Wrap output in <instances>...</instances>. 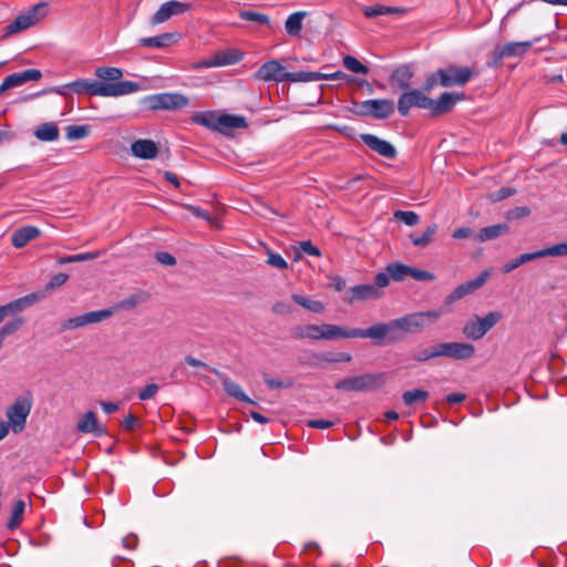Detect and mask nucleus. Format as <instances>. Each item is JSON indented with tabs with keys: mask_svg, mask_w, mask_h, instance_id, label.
<instances>
[{
	"mask_svg": "<svg viewBox=\"0 0 567 567\" xmlns=\"http://www.w3.org/2000/svg\"><path fill=\"white\" fill-rule=\"evenodd\" d=\"M441 316L442 312L439 310L414 312L392 320V326L395 334L401 336L402 339L405 333L416 332L429 323L435 322Z\"/></svg>",
	"mask_w": 567,
	"mask_h": 567,
	"instance_id": "nucleus-2",
	"label": "nucleus"
},
{
	"mask_svg": "<svg viewBox=\"0 0 567 567\" xmlns=\"http://www.w3.org/2000/svg\"><path fill=\"white\" fill-rule=\"evenodd\" d=\"M431 99L420 90H409L402 93L398 100V111L402 116H406L412 107L429 110Z\"/></svg>",
	"mask_w": 567,
	"mask_h": 567,
	"instance_id": "nucleus-13",
	"label": "nucleus"
},
{
	"mask_svg": "<svg viewBox=\"0 0 567 567\" xmlns=\"http://www.w3.org/2000/svg\"><path fill=\"white\" fill-rule=\"evenodd\" d=\"M122 425L127 431H134L137 427V425H138V420H137V417L135 415L127 414L124 417V420L122 422Z\"/></svg>",
	"mask_w": 567,
	"mask_h": 567,
	"instance_id": "nucleus-64",
	"label": "nucleus"
},
{
	"mask_svg": "<svg viewBox=\"0 0 567 567\" xmlns=\"http://www.w3.org/2000/svg\"><path fill=\"white\" fill-rule=\"evenodd\" d=\"M537 251H538L539 258H544V257H548V256H554V257L567 256V243H560V244H557L551 247L540 249Z\"/></svg>",
	"mask_w": 567,
	"mask_h": 567,
	"instance_id": "nucleus-49",
	"label": "nucleus"
},
{
	"mask_svg": "<svg viewBox=\"0 0 567 567\" xmlns=\"http://www.w3.org/2000/svg\"><path fill=\"white\" fill-rule=\"evenodd\" d=\"M291 334L296 339L323 340V324L298 326L291 330Z\"/></svg>",
	"mask_w": 567,
	"mask_h": 567,
	"instance_id": "nucleus-24",
	"label": "nucleus"
},
{
	"mask_svg": "<svg viewBox=\"0 0 567 567\" xmlns=\"http://www.w3.org/2000/svg\"><path fill=\"white\" fill-rule=\"evenodd\" d=\"M538 258H539L538 251L525 252V254H522L520 256L516 257L515 259H512L511 261L506 262L503 266L502 270H503V272L508 274V272L515 270L516 268H518L520 265L526 264L532 260H535V259H538Z\"/></svg>",
	"mask_w": 567,
	"mask_h": 567,
	"instance_id": "nucleus-39",
	"label": "nucleus"
},
{
	"mask_svg": "<svg viewBox=\"0 0 567 567\" xmlns=\"http://www.w3.org/2000/svg\"><path fill=\"white\" fill-rule=\"evenodd\" d=\"M142 103L151 111H175L188 105V97L181 93H156L145 96Z\"/></svg>",
	"mask_w": 567,
	"mask_h": 567,
	"instance_id": "nucleus-5",
	"label": "nucleus"
},
{
	"mask_svg": "<svg viewBox=\"0 0 567 567\" xmlns=\"http://www.w3.org/2000/svg\"><path fill=\"white\" fill-rule=\"evenodd\" d=\"M264 381L270 389L288 388L292 385V382L285 383L279 379H272L268 374H264Z\"/></svg>",
	"mask_w": 567,
	"mask_h": 567,
	"instance_id": "nucleus-63",
	"label": "nucleus"
},
{
	"mask_svg": "<svg viewBox=\"0 0 567 567\" xmlns=\"http://www.w3.org/2000/svg\"><path fill=\"white\" fill-rule=\"evenodd\" d=\"M324 73L321 72H290L289 82H313L323 80Z\"/></svg>",
	"mask_w": 567,
	"mask_h": 567,
	"instance_id": "nucleus-46",
	"label": "nucleus"
},
{
	"mask_svg": "<svg viewBox=\"0 0 567 567\" xmlns=\"http://www.w3.org/2000/svg\"><path fill=\"white\" fill-rule=\"evenodd\" d=\"M429 398V392L421 389H414L405 391L402 395V400L405 405L412 406L417 402H423Z\"/></svg>",
	"mask_w": 567,
	"mask_h": 567,
	"instance_id": "nucleus-43",
	"label": "nucleus"
},
{
	"mask_svg": "<svg viewBox=\"0 0 567 567\" xmlns=\"http://www.w3.org/2000/svg\"><path fill=\"white\" fill-rule=\"evenodd\" d=\"M362 11L367 18H375L378 16H403L406 13L408 10L403 7L374 4L370 7H363Z\"/></svg>",
	"mask_w": 567,
	"mask_h": 567,
	"instance_id": "nucleus-28",
	"label": "nucleus"
},
{
	"mask_svg": "<svg viewBox=\"0 0 567 567\" xmlns=\"http://www.w3.org/2000/svg\"><path fill=\"white\" fill-rule=\"evenodd\" d=\"M48 14V3L47 2H40L32 8H30L28 11L19 14L11 23H9L6 27V35H11L14 33H18L20 31H23L32 25H34L37 22H39L41 19H43Z\"/></svg>",
	"mask_w": 567,
	"mask_h": 567,
	"instance_id": "nucleus-7",
	"label": "nucleus"
},
{
	"mask_svg": "<svg viewBox=\"0 0 567 567\" xmlns=\"http://www.w3.org/2000/svg\"><path fill=\"white\" fill-rule=\"evenodd\" d=\"M23 83L21 81L19 73L18 72L12 73V74L8 75L3 80V82L0 84V94H2L3 92H6L9 89H13V87L20 86Z\"/></svg>",
	"mask_w": 567,
	"mask_h": 567,
	"instance_id": "nucleus-53",
	"label": "nucleus"
},
{
	"mask_svg": "<svg viewBox=\"0 0 567 567\" xmlns=\"http://www.w3.org/2000/svg\"><path fill=\"white\" fill-rule=\"evenodd\" d=\"M95 75L105 81H117L123 76V72L118 68L100 66L95 69Z\"/></svg>",
	"mask_w": 567,
	"mask_h": 567,
	"instance_id": "nucleus-44",
	"label": "nucleus"
},
{
	"mask_svg": "<svg viewBox=\"0 0 567 567\" xmlns=\"http://www.w3.org/2000/svg\"><path fill=\"white\" fill-rule=\"evenodd\" d=\"M254 79L262 82H289L290 72L278 60H269L260 65Z\"/></svg>",
	"mask_w": 567,
	"mask_h": 567,
	"instance_id": "nucleus-12",
	"label": "nucleus"
},
{
	"mask_svg": "<svg viewBox=\"0 0 567 567\" xmlns=\"http://www.w3.org/2000/svg\"><path fill=\"white\" fill-rule=\"evenodd\" d=\"M91 133L89 125H69L65 127V137L68 141H80L87 137Z\"/></svg>",
	"mask_w": 567,
	"mask_h": 567,
	"instance_id": "nucleus-40",
	"label": "nucleus"
},
{
	"mask_svg": "<svg viewBox=\"0 0 567 567\" xmlns=\"http://www.w3.org/2000/svg\"><path fill=\"white\" fill-rule=\"evenodd\" d=\"M385 378L383 373H365L340 380L334 389L346 392H367L383 385Z\"/></svg>",
	"mask_w": 567,
	"mask_h": 567,
	"instance_id": "nucleus-4",
	"label": "nucleus"
},
{
	"mask_svg": "<svg viewBox=\"0 0 567 567\" xmlns=\"http://www.w3.org/2000/svg\"><path fill=\"white\" fill-rule=\"evenodd\" d=\"M437 357H440V350H437V343H436L432 347L419 350L414 354L413 359L417 362H426V361L437 358Z\"/></svg>",
	"mask_w": 567,
	"mask_h": 567,
	"instance_id": "nucleus-51",
	"label": "nucleus"
},
{
	"mask_svg": "<svg viewBox=\"0 0 567 567\" xmlns=\"http://www.w3.org/2000/svg\"><path fill=\"white\" fill-rule=\"evenodd\" d=\"M221 381L224 390L228 395L237 399L238 401L255 404V402L246 395V393L243 391L241 386L238 383L228 378H221Z\"/></svg>",
	"mask_w": 567,
	"mask_h": 567,
	"instance_id": "nucleus-33",
	"label": "nucleus"
},
{
	"mask_svg": "<svg viewBox=\"0 0 567 567\" xmlns=\"http://www.w3.org/2000/svg\"><path fill=\"white\" fill-rule=\"evenodd\" d=\"M409 277H412L416 281H433L435 279L434 274L413 267H410Z\"/></svg>",
	"mask_w": 567,
	"mask_h": 567,
	"instance_id": "nucleus-55",
	"label": "nucleus"
},
{
	"mask_svg": "<svg viewBox=\"0 0 567 567\" xmlns=\"http://www.w3.org/2000/svg\"><path fill=\"white\" fill-rule=\"evenodd\" d=\"M99 256H100L99 252H83V254H78V255H71V256H65V257L59 258L58 264L64 265V264H69V262H81V261H85V260H93V259L97 258Z\"/></svg>",
	"mask_w": 567,
	"mask_h": 567,
	"instance_id": "nucleus-50",
	"label": "nucleus"
},
{
	"mask_svg": "<svg viewBox=\"0 0 567 567\" xmlns=\"http://www.w3.org/2000/svg\"><path fill=\"white\" fill-rule=\"evenodd\" d=\"M502 315L493 311L481 318L475 316L468 320L463 327V333L466 338L478 340L483 338L499 320Z\"/></svg>",
	"mask_w": 567,
	"mask_h": 567,
	"instance_id": "nucleus-8",
	"label": "nucleus"
},
{
	"mask_svg": "<svg viewBox=\"0 0 567 567\" xmlns=\"http://www.w3.org/2000/svg\"><path fill=\"white\" fill-rule=\"evenodd\" d=\"M42 298H44V293L42 292H32L24 297L18 298L9 303H7V309L9 313H14L22 311L32 305L39 302Z\"/></svg>",
	"mask_w": 567,
	"mask_h": 567,
	"instance_id": "nucleus-27",
	"label": "nucleus"
},
{
	"mask_svg": "<svg viewBox=\"0 0 567 567\" xmlns=\"http://www.w3.org/2000/svg\"><path fill=\"white\" fill-rule=\"evenodd\" d=\"M389 276V280L393 279L394 281H402L410 274V266H406L401 262H394L386 266V272Z\"/></svg>",
	"mask_w": 567,
	"mask_h": 567,
	"instance_id": "nucleus-37",
	"label": "nucleus"
},
{
	"mask_svg": "<svg viewBox=\"0 0 567 567\" xmlns=\"http://www.w3.org/2000/svg\"><path fill=\"white\" fill-rule=\"evenodd\" d=\"M18 73H19L23 84L29 81H38L41 79V75H42L41 71L38 69H29V70H24V71L18 72Z\"/></svg>",
	"mask_w": 567,
	"mask_h": 567,
	"instance_id": "nucleus-59",
	"label": "nucleus"
},
{
	"mask_svg": "<svg viewBox=\"0 0 567 567\" xmlns=\"http://www.w3.org/2000/svg\"><path fill=\"white\" fill-rule=\"evenodd\" d=\"M508 225L507 224H496L492 226L484 227L480 230L477 238L480 241H487L492 240L494 238L499 237L503 234H506L508 231Z\"/></svg>",
	"mask_w": 567,
	"mask_h": 567,
	"instance_id": "nucleus-34",
	"label": "nucleus"
},
{
	"mask_svg": "<svg viewBox=\"0 0 567 567\" xmlns=\"http://www.w3.org/2000/svg\"><path fill=\"white\" fill-rule=\"evenodd\" d=\"M354 328L348 329L342 326L323 323V340L354 339Z\"/></svg>",
	"mask_w": 567,
	"mask_h": 567,
	"instance_id": "nucleus-30",
	"label": "nucleus"
},
{
	"mask_svg": "<svg viewBox=\"0 0 567 567\" xmlns=\"http://www.w3.org/2000/svg\"><path fill=\"white\" fill-rule=\"evenodd\" d=\"M291 298L297 305L315 313H321L324 310V306L321 301L310 300L301 295H292Z\"/></svg>",
	"mask_w": 567,
	"mask_h": 567,
	"instance_id": "nucleus-41",
	"label": "nucleus"
},
{
	"mask_svg": "<svg viewBox=\"0 0 567 567\" xmlns=\"http://www.w3.org/2000/svg\"><path fill=\"white\" fill-rule=\"evenodd\" d=\"M24 511H25V503H24V501L19 499V501H17L13 504L12 512H11V517H10L8 524H7V527L10 530L16 529L21 524V522L23 519Z\"/></svg>",
	"mask_w": 567,
	"mask_h": 567,
	"instance_id": "nucleus-38",
	"label": "nucleus"
},
{
	"mask_svg": "<svg viewBox=\"0 0 567 567\" xmlns=\"http://www.w3.org/2000/svg\"><path fill=\"white\" fill-rule=\"evenodd\" d=\"M213 58L215 61V65L217 68H219V66L233 65V64L241 61L244 58V54L241 51L231 48V49L217 51L216 53H214Z\"/></svg>",
	"mask_w": 567,
	"mask_h": 567,
	"instance_id": "nucleus-26",
	"label": "nucleus"
},
{
	"mask_svg": "<svg viewBox=\"0 0 567 567\" xmlns=\"http://www.w3.org/2000/svg\"><path fill=\"white\" fill-rule=\"evenodd\" d=\"M76 430L81 433H92L94 435L105 434V429L99 426L96 414L92 411L86 412L78 422Z\"/></svg>",
	"mask_w": 567,
	"mask_h": 567,
	"instance_id": "nucleus-25",
	"label": "nucleus"
},
{
	"mask_svg": "<svg viewBox=\"0 0 567 567\" xmlns=\"http://www.w3.org/2000/svg\"><path fill=\"white\" fill-rule=\"evenodd\" d=\"M354 338H368L373 340L377 344H381L383 340L389 343L401 340V336H396L392 320L389 322H380L367 329L354 328Z\"/></svg>",
	"mask_w": 567,
	"mask_h": 567,
	"instance_id": "nucleus-9",
	"label": "nucleus"
},
{
	"mask_svg": "<svg viewBox=\"0 0 567 567\" xmlns=\"http://www.w3.org/2000/svg\"><path fill=\"white\" fill-rule=\"evenodd\" d=\"M473 75L471 68L447 66L439 70L440 85L443 87L462 86L466 84Z\"/></svg>",
	"mask_w": 567,
	"mask_h": 567,
	"instance_id": "nucleus-14",
	"label": "nucleus"
},
{
	"mask_svg": "<svg viewBox=\"0 0 567 567\" xmlns=\"http://www.w3.org/2000/svg\"><path fill=\"white\" fill-rule=\"evenodd\" d=\"M437 226L435 224H432L426 227V229L417 235V234H411L410 238L414 246L417 247H425L427 246L434 238V235L436 234Z\"/></svg>",
	"mask_w": 567,
	"mask_h": 567,
	"instance_id": "nucleus-36",
	"label": "nucleus"
},
{
	"mask_svg": "<svg viewBox=\"0 0 567 567\" xmlns=\"http://www.w3.org/2000/svg\"><path fill=\"white\" fill-rule=\"evenodd\" d=\"M32 405V396L28 393L16 398L13 403L7 408L6 416L8 422L6 423L14 434H19L25 429Z\"/></svg>",
	"mask_w": 567,
	"mask_h": 567,
	"instance_id": "nucleus-3",
	"label": "nucleus"
},
{
	"mask_svg": "<svg viewBox=\"0 0 567 567\" xmlns=\"http://www.w3.org/2000/svg\"><path fill=\"white\" fill-rule=\"evenodd\" d=\"M59 127L54 122H45L34 131V136L42 142H53L59 138Z\"/></svg>",
	"mask_w": 567,
	"mask_h": 567,
	"instance_id": "nucleus-32",
	"label": "nucleus"
},
{
	"mask_svg": "<svg viewBox=\"0 0 567 567\" xmlns=\"http://www.w3.org/2000/svg\"><path fill=\"white\" fill-rule=\"evenodd\" d=\"M239 18L246 21H252L264 25H268L270 23V19L267 14L259 13L252 10H241L239 12Z\"/></svg>",
	"mask_w": 567,
	"mask_h": 567,
	"instance_id": "nucleus-47",
	"label": "nucleus"
},
{
	"mask_svg": "<svg viewBox=\"0 0 567 567\" xmlns=\"http://www.w3.org/2000/svg\"><path fill=\"white\" fill-rule=\"evenodd\" d=\"M440 357H446L454 360H466L474 355L475 348L466 342H441L437 343Z\"/></svg>",
	"mask_w": 567,
	"mask_h": 567,
	"instance_id": "nucleus-16",
	"label": "nucleus"
},
{
	"mask_svg": "<svg viewBox=\"0 0 567 567\" xmlns=\"http://www.w3.org/2000/svg\"><path fill=\"white\" fill-rule=\"evenodd\" d=\"M148 300V295L146 292L140 291L131 295L130 297L123 299L120 302V308L124 310H131L138 305H142Z\"/></svg>",
	"mask_w": 567,
	"mask_h": 567,
	"instance_id": "nucleus-45",
	"label": "nucleus"
},
{
	"mask_svg": "<svg viewBox=\"0 0 567 567\" xmlns=\"http://www.w3.org/2000/svg\"><path fill=\"white\" fill-rule=\"evenodd\" d=\"M71 91L76 94L93 96H122L138 91L140 85L133 81L102 82L89 79H78L70 82Z\"/></svg>",
	"mask_w": 567,
	"mask_h": 567,
	"instance_id": "nucleus-1",
	"label": "nucleus"
},
{
	"mask_svg": "<svg viewBox=\"0 0 567 567\" xmlns=\"http://www.w3.org/2000/svg\"><path fill=\"white\" fill-rule=\"evenodd\" d=\"M132 154L143 159H153L158 153L156 144L151 140H137L131 145Z\"/></svg>",
	"mask_w": 567,
	"mask_h": 567,
	"instance_id": "nucleus-22",
	"label": "nucleus"
},
{
	"mask_svg": "<svg viewBox=\"0 0 567 567\" xmlns=\"http://www.w3.org/2000/svg\"><path fill=\"white\" fill-rule=\"evenodd\" d=\"M389 286V276L379 272L374 277L373 284L357 285L350 288L349 303L354 301L377 300L383 296L382 289Z\"/></svg>",
	"mask_w": 567,
	"mask_h": 567,
	"instance_id": "nucleus-6",
	"label": "nucleus"
},
{
	"mask_svg": "<svg viewBox=\"0 0 567 567\" xmlns=\"http://www.w3.org/2000/svg\"><path fill=\"white\" fill-rule=\"evenodd\" d=\"M513 187H502L497 192L489 193L488 198L491 202H499L515 194Z\"/></svg>",
	"mask_w": 567,
	"mask_h": 567,
	"instance_id": "nucleus-56",
	"label": "nucleus"
},
{
	"mask_svg": "<svg viewBox=\"0 0 567 567\" xmlns=\"http://www.w3.org/2000/svg\"><path fill=\"white\" fill-rule=\"evenodd\" d=\"M299 248H300L301 251H303V252H306L308 255L316 256V257H320L321 256V251L319 250V248L313 246L310 240L301 241L299 244Z\"/></svg>",
	"mask_w": 567,
	"mask_h": 567,
	"instance_id": "nucleus-62",
	"label": "nucleus"
},
{
	"mask_svg": "<svg viewBox=\"0 0 567 567\" xmlns=\"http://www.w3.org/2000/svg\"><path fill=\"white\" fill-rule=\"evenodd\" d=\"M361 113L374 118H389L394 113V103L391 100H367L360 104Z\"/></svg>",
	"mask_w": 567,
	"mask_h": 567,
	"instance_id": "nucleus-17",
	"label": "nucleus"
},
{
	"mask_svg": "<svg viewBox=\"0 0 567 567\" xmlns=\"http://www.w3.org/2000/svg\"><path fill=\"white\" fill-rule=\"evenodd\" d=\"M414 75V71L411 65L404 64L396 68L390 75V83L392 86H396L401 90H406L410 86V81Z\"/></svg>",
	"mask_w": 567,
	"mask_h": 567,
	"instance_id": "nucleus-23",
	"label": "nucleus"
},
{
	"mask_svg": "<svg viewBox=\"0 0 567 567\" xmlns=\"http://www.w3.org/2000/svg\"><path fill=\"white\" fill-rule=\"evenodd\" d=\"M154 258L157 262L165 265V266L176 265V258L173 255L165 252V251L156 252Z\"/></svg>",
	"mask_w": 567,
	"mask_h": 567,
	"instance_id": "nucleus-60",
	"label": "nucleus"
},
{
	"mask_svg": "<svg viewBox=\"0 0 567 567\" xmlns=\"http://www.w3.org/2000/svg\"><path fill=\"white\" fill-rule=\"evenodd\" d=\"M157 390L158 385L155 383H151L138 393V399L142 401L150 400L156 394Z\"/></svg>",
	"mask_w": 567,
	"mask_h": 567,
	"instance_id": "nucleus-61",
	"label": "nucleus"
},
{
	"mask_svg": "<svg viewBox=\"0 0 567 567\" xmlns=\"http://www.w3.org/2000/svg\"><path fill=\"white\" fill-rule=\"evenodd\" d=\"M193 121L197 124H200L205 127L215 130L217 128V117L213 113H197L194 115Z\"/></svg>",
	"mask_w": 567,
	"mask_h": 567,
	"instance_id": "nucleus-52",
	"label": "nucleus"
},
{
	"mask_svg": "<svg viewBox=\"0 0 567 567\" xmlns=\"http://www.w3.org/2000/svg\"><path fill=\"white\" fill-rule=\"evenodd\" d=\"M343 65L347 70L353 73L368 74L369 72V69L352 55H347L343 58Z\"/></svg>",
	"mask_w": 567,
	"mask_h": 567,
	"instance_id": "nucleus-48",
	"label": "nucleus"
},
{
	"mask_svg": "<svg viewBox=\"0 0 567 567\" xmlns=\"http://www.w3.org/2000/svg\"><path fill=\"white\" fill-rule=\"evenodd\" d=\"M113 310L111 309H101L95 311H89L82 313L80 316H75L69 319H65L60 324V332L74 330L79 328H83L90 324L100 323L110 317H112Z\"/></svg>",
	"mask_w": 567,
	"mask_h": 567,
	"instance_id": "nucleus-10",
	"label": "nucleus"
},
{
	"mask_svg": "<svg viewBox=\"0 0 567 567\" xmlns=\"http://www.w3.org/2000/svg\"><path fill=\"white\" fill-rule=\"evenodd\" d=\"M489 276L491 271L486 269L483 270L475 279L458 285L445 297L444 303L450 306L463 299L464 297L474 293L486 284Z\"/></svg>",
	"mask_w": 567,
	"mask_h": 567,
	"instance_id": "nucleus-11",
	"label": "nucleus"
},
{
	"mask_svg": "<svg viewBox=\"0 0 567 567\" xmlns=\"http://www.w3.org/2000/svg\"><path fill=\"white\" fill-rule=\"evenodd\" d=\"M190 9V6L185 2L171 0L163 3L158 10L152 16L151 23L152 24H161L173 16H179L187 12Z\"/></svg>",
	"mask_w": 567,
	"mask_h": 567,
	"instance_id": "nucleus-18",
	"label": "nucleus"
},
{
	"mask_svg": "<svg viewBox=\"0 0 567 567\" xmlns=\"http://www.w3.org/2000/svg\"><path fill=\"white\" fill-rule=\"evenodd\" d=\"M179 40V34L176 32H166L156 37L142 38L138 40V45L143 48H167L177 43Z\"/></svg>",
	"mask_w": 567,
	"mask_h": 567,
	"instance_id": "nucleus-21",
	"label": "nucleus"
},
{
	"mask_svg": "<svg viewBox=\"0 0 567 567\" xmlns=\"http://www.w3.org/2000/svg\"><path fill=\"white\" fill-rule=\"evenodd\" d=\"M313 358L319 362H327V363H337V362H350L352 357L351 354L347 352H338V353H321V354H313Z\"/></svg>",
	"mask_w": 567,
	"mask_h": 567,
	"instance_id": "nucleus-42",
	"label": "nucleus"
},
{
	"mask_svg": "<svg viewBox=\"0 0 567 567\" xmlns=\"http://www.w3.org/2000/svg\"><path fill=\"white\" fill-rule=\"evenodd\" d=\"M247 126V121L241 115L223 114L217 116L216 131L218 132L225 133L226 128H245Z\"/></svg>",
	"mask_w": 567,
	"mask_h": 567,
	"instance_id": "nucleus-29",
	"label": "nucleus"
},
{
	"mask_svg": "<svg viewBox=\"0 0 567 567\" xmlns=\"http://www.w3.org/2000/svg\"><path fill=\"white\" fill-rule=\"evenodd\" d=\"M267 264L281 270L288 268V262L279 254L271 251L268 252Z\"/></svg>",
	"mask_w": 567,
	"mask_h": 567,
	"instance_id": "nucleus-57",
	"label": "nucleus"
},
{
	"mask_svg": "<svg viewBox=\"0 0 567 567\" xmlns=\"http://www.w3.org/2000/svg\"><path fill=\"white\" fill-rule=\"evenodd\" d=\"M461 100V95L444 92L437 100L431 99V106L429 107L432 115L437 116L447 113L453 109L457 101Z\"/></svg>",
	"mask_w": 567,
	"mask_h": 567,
	"instance_id": "nucleus-20",
	"label": "nucleus"
},
{
	"mask_svg": "<svg viewBox=\"0 0 567 567\" xmlns=\"http://www.w3.org/2000/svg\"><path fill=\"white\" fill-rule=\"evenodd\" d=\"M40 231L37 227L33 226H25L18 230H16L12 234V245L16 248H22L24 247L30 240L37 238L39 236Z\"/></svg>",
	"mask_w": 567,
	"mask_h": 567,
	"instance_id": "nucleus-31",
	"label": "nucleus"
},
{
	"mask_svg": "<svg viewBox=\"0 0 567 567\" xmlns=\"http://www.w3.org/2000/svg\"><path fill=\"white\" fill-rule=\"evenodd\" d=\"M68 278H69L68 275L63 274V272H59V274L54 275L50 279V281L47 284L43 293L45 295V292L54 290V289L63 286L66 282Z\"/></svg>",
	"mask_w": 567,
	"mask_h": 567,
	"instance_id": "nucleus-54",
	"label": "nucleus"
},
{
	"mask_svg": "<svg viewBox=\"0 0 567 567\" xmlns=\"http://www.w3.org/2000/svg\"><path fill=\"white\" fill-rule=\"evenodd\" d=\"M185 362L188 364V365H192V367H195V368H204V369H207V370H210L213 373H215L216 375L218 377H221V373L219 370L215 369V368H210L208 367L205 362L192 357V355H186L185 357Z\"/></svg>",
	"mask_w": 567,
	"mask_h": 567,
	"instance_id": "nucleus-58",
	"label": "nucleus"
},
{
	"mask_svg": "<svg viewBox=\"0 0 567 567\" xmlns=\"http://www.w3.org/2000/svg\"><path fill=\"white\" fill-rule=\"evenodd\" d=\"M360 137L369 148L379 155L389 159H392L396 156V150L390 142L369 133L361 134Z\"/></svg>",
	"mask_w": 567,
	"mask_h": 567,
	"instance_id": "nucleus-19",
	"label": "nucleus"
},
{
	"mask_svg": "<svg viewBox=\"0 0 567 567\" xmlns=\"http://www.w3.org/2000/svg\"><path fill=\"white\" fill-rule=\"evenodd\" d=\"M306 16V12L298 11L292 14H290L285 23L286 31L289 35L296 37L300 34V31L302 29V20Z\"/></svg>",
	"mask_w": 567,
	"mask_h": 567,
	"instance_id": "nucleus-35",
	"label": "nucleus"
},
{
	"mask_svg": "<svg viewBox=\"0 0 567 567\" xmlns=\"http://www.w3.org/2000/svg\"><path fill=\"white\" fill-rule=\"evenodd\" d=\"M535 41L507 42L493 51L492 64L497 66L505 58H516L524 55Z\"/></svg>",
	"mask_w": 567,
	"mask_h": 567,
	"instance_id": "nucleus-15",
	"label": "nucleus"
}]
</instances>
